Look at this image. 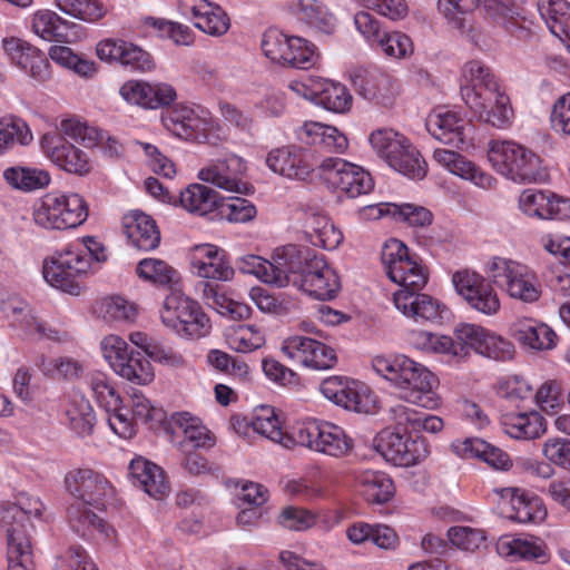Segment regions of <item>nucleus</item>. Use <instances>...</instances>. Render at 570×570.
<instances>
[{"label":"nucleus","instance_id":"f257e3e1","mask_svg":"<svg viewBox=\"0 0 570 570\" xmlns=\"http://www.w3.org/2000/svg\"><path fill=\"white\" fill-rule=\"evenodd\" d=\"M382 263L390 279L402 289L393 295L395 307L415 321H431L439 317V304L431 296L419 292L428 282L424 268L409 256V249L399 239L387 240L382 248Z\"/></svg>","mask_w":570,"mask_h":570},{"label":"nucleus","instance_id":"f03ea898","mask_svg":"<svg viewBox=\"0 0 570 570\" xmlns=\"http://www.w3.org/2000/svg\"><path fill=\"white\" fill-rule=\"evenodd\" d=\"M373 370L391 382L399 391L400 399L405 402L433 410L440 404L434 391L438 379L424 365L404 356L386 358L375 356L372 360Z\"/></svg>","mask_w":570,"mask_h":570},{"label":"nucleus","instance_id":"7ed1b4c3","mask_svg":"<svg viewBox=\"0 0 570 570\" xmlns=\"http://www.w3.org/2000/svg\"><path fill=\"white\" fill-rule=\"evenodd\" d=\"M296 256L293 258V268L288 267L286 275L288 285H293L309 296L330 301L336 297L341 283L336 272L328 266L323 255L313 249L294 244Z\"/></svg>","mask_w":570,"mask_h":570},{"label":"nucleus","instance_id":"20e7f679","mask_svg":"<svg viewBox=\"0 0 570 570\" xmlns=\"http://www.w3.org/2000/svg\"><path fill=\"white\" fill-rule=\"evenodd\" d=\"M92 257L98 262L106 259L102 252L98 254L92 247L68 246L56 252L49 261H46L43 277L52 287L71 295H79L82 279L90 268Z\"/></svg>","mask_w":570,"mask_h":570},{"label":"nucleus","instance_id":"39448f33","mask_svg":"<svg viewBox=\"0 0 570 570\" xmlns=\"http://www.w3.org/2000/svg\"><path fill=\"white\" fill-rule=\"evenodd\" d=\"M488 157L498 173L514 183H541L548 176L540 157L513 141H492Z\"/></svg>","mask_w":570,"mask_h":570},{"label":"nucleus","instance_id":"423d86ee","mask_svg":"<svg viewBox=\"0 0 570 570\" xmlns=\"http://www.w3.org/2000/svg\"><path fill=\"white\" fill-rule=\"evenodd\" d=\"M491 282L511 298L533 304L542 296V285L528 266L504 257H493L485 267Z\"/></svg>","mask_w":570,"mask_h":570},{"label":"nucleus","instance_id":"0eeeda50","mask_svg":"<svg viewBox=\"0 0 570 570\" xmlns=\"http://www.w3.org/2000/svg\"><path fill=\"white\" fill-rule=\"evenodd\" d=\"M163 324L181 337L200 338L210 331V321L200 305L180 294L168 295L160 309Z\"/></svg>","mask_w":570,"mask_h":570},{"label":"nucleus","instance_id":"6e6552de","mask_svg":"<svg viewBox=\"0 0 570 570\" xmlns=\"http://www.w3.org/2000/svg\"><path fill=\"white\" fill-rule=\"evenodd\" d=\"M87 216V204L78 194H49L33 210L36 224L52 229L75 228L81 225Z\"/></svg>","mask_w":570,"mask_h":570},{"label":"nucleus","instance_id":"1a4fd4ad","mask_svg":"<svg viewBox=\"0 0 570 570\" xmlns=\"http://www.w3.org/2000/svg\"><path fill=\"white\" fill-rule=\"evenodd\" d=\"M262 49L272 61L297 69H308L318 59L313 43L301 37H288L277 29L263 35Z\"/></svg>","mask_w":570,"mask_h":570},{"label":"nucleus","instance_id":"9d476101","mask_svg":"<svg viewBox=\"0 0 570 570\" xmlns=\"http://www.w3.org/2000/svg\"><path fill=\"white\" fill-rule=\"evenodd\" d=\"M295 440L311 450L340 458L354 446L353 440L335 424L307 420L297 425Z\"/></svg>","mask_w":570,"mask_h":570},{"label":"nucleus","instance_id":"9b49d317","mask_svg":"<svg viewBox=\"0 0 570 570\" xmlns=\"http://www.w3.org/2000/svg\"><path fill=\"white\" fill-rule=\"evenodd\" d=\"M67 492L77 499L76 503L102 511L114 498V488L107 478L92 469H73L65 476Z\"/></svg>","mask_w":570,"mask_h":570},{"label":"nucleus","instance_id":"f8f14e48","mask_svg":"<svg viewBox=\"0 0 570 570\" xmlns=\"http://www.w3.org/2000/svg\"><path fill=\"white\" fill-rule=\"evenodd\" d=\"M294 255V244H288L275 249L272 262L256 255H246L238 258L237 267L243 274L254 275L264 283L286 287V271L293 264Z\"/></svg>","mask_w":570,"mask_h":570},{"label":"nucleus","instance_id":"ddd939ff","mask_svg":"<svg viewBox=\"0 0 570 570\" xmlns=\"http://www.w3.org/2000/svg\"><path fill=\"white\" fill-rule=\"evenodd\" d=\"M325 179L350 198L368 194L374 181L368 171L341 158H326L321 165Z\"/></svg>","mask_w":570,"mask_h":570},{"label":"nucleus","instance_id":"4468645a","mask_svg":"<svg viewBox=\"0 0 570 570\" xmlns=\"http://www.w3.org/2000/svg\"><path fill=\"white\" fill-rule=\"evenodd\" d=\"M455 291L471 308L485 314L494 315L500 309V299L497 292L485 278L468 269L456 272L452 278Z\"/></svg>","mask_w":570,"mask_h":570},{"label":"nucleus","instance_id":"2eb2a0df","mask_svg":"<svg viewBox=\"0 0 570 570\" xmlns=\"http://www.w3.org/2000/svg\"><path fill=\"white\" fill-rule=\"evenodd\" d=\"M463 77L469 85L461 87V95L471 110H483L484 101L492 102L502 92L491 69L478 60L465 63Z\"/></svg>","mask_w":570,"mask_h":570},{"label":"nucleus","instance_id":"dca6fc26","mask_svg":"<svg viewBox=\"0 0 570 570\" xmlns=\"http://www.w3.org/2000/svg\"><path fill=\"white\" fill-rule=\"evenodd\" d=\"M282 351L294 363L314 370H328L337 362L334 348L306 336L295 335L286 338Z\"/></svg>","mask_w":570,"mask_h":570},{"label":"nucleus","instance_id":"f3484780","mask_svg":"<svg viewBox=\"0 0 570 570\" xmlns=\"http://www.w3.org/2000/svg\"><path fill=\"white\" fill-rule=\"evenodd\" d=\"M245 170L246 165L243 159L236 155H229L202 168L198 178L228 193L248 194L253 187L242 178Z\"/></svg>","mask_w":570,"mask_h":570},{"label":"nucleus","instance_id":"a211bd4d","mask_svg":"<svg viewBox=\"0 0 570 570\" xmlns=\"http://www.w3.org/2000/svg\"><path fill=\"white\" fill-rule=\"evenodd\" d=\"M377 446L386 461L400 466L415 465L429 455L424 439L404 438L400 432H382Z\"/></svg>","mask_w":570,"mask_h":570},{"label":"nucleus","instance_id":"6ab92c4d","mask_svg":"<svg viewBox=\"0 0 570 570\" xmlns=\"http://www.w3.org/2000/svg\"><path fill=\"white\" fill-rule=\"evenodd\" d=\"M320 390L327 400L346 410L358 413H367L371 410V396L357 381L331 376L321 383Z\"/></svg>","mask_w":570,"mask_h":570},{"label":"nucleus","instance_id":"aec40b11","mask_svg":"<svg viewBox=\"0 0 570 570\" xmlns=\"http://www.w3.org/2000/svg\"><path fill=\"white\" fill-rule=\"evenodd\" d=\"M266 165L274 173L297 180L307 179L314 170L307 150L295 145L271 150L266 157Z\"/></svg>","mask_w":570,"mask_h":570},{"label":"nucleus","instance_id":"412c9836","mask_svg":"<svg viewBox=\"0 0 570 570\" xmlns=\"http://www.w3.org/2000/svg\"><path fill=\"white\" fill-rule=\"evenodd\" d=\"M3 49L13 65L27 72L39 82L47 81L50 76V65L45 53L29 42L10 38L3 40Z\"/></svg>","mask_w":570,"mask_h":570},{"label":"nucleus","instance_id":"4be33fe9","mask_svg":"<svg viewBox=\"0 0 570 570\" xmlns=\"http://www.w3.org/2000/svg\"><path fill=\"white\" fill-rule=\"evenodd\" d=\"M519 207L528 216L541 219H567L570 217V199L551 191L525 189L519 197Z\"/></svg>","mask_w":570,"mask_h":570},{"label":"nucleus","instance_id":"5701e85b","mask_svg":"<svg viewBox=\"0 0 570 570\" xmlns=\"http://www.w3.org/2000/svg\"><path fill=\"white\" fill-rule=\"evenodd\" d=\"M352 82L360 96L383 107H391L399 94L396 81L377 70H358Z\"/></svg>","mask_w":570,"mask_h":570},{"label":"nucleus","instance_id":"b1692460","mask_svg":"<svg viewBox=\"0 0 570 570\" xmlns=\"http://www.w3.org/2000/svg\"><path fill=\"white\" fill-rule=\"evenodd\" d=\"M97 56L108 62H119L135 70L147 71L154 66L151 56L140 47L124 40L107 39L97 46Z\"/></svg>","mask_w":570,"mask_h":570},{"label":"nucleus","instance_id":"393cba45","mask_svg":"<svg viewBox=\"0 0 570 570\" xmlns=\"http://www.w3.org/2000/svg\"><path fill=\"white\" fill-rule=\"evenodd\" d=\"M193 267L200 277L223 282L230 281L235 273L226 253L212 244H203L194 248Z\"/></svg>","mask_w":570,"mask_h":570},{"label":"nucleus","instance_id":"a878e982","mask_svg":"<svg viewBox=\"0 0 570 570\" xmlns=\"http://www.w3.org/2000/svg\"><path fill=\"white\" fill-rule=\"evenodd\" d=\"M289 88L296 92H302V89L308 90L317 105L333 112L343 114L352 105V95L340 82L323 79L313 82L309 88L302 83H291Z\"/></svg>","mask_w":570,"mask_h":570},{"label":"nucleus","instance_id":"bb28decb","mask_svg":"<svg viewBox=\"0 0 570 570\" xmlns=\"http://www.w3.org/2000/svg\"><path fill=\"white\" fill-rule=\"evenodd\" d=\"M452 452L462 459H480L497 470H509L512 461L507 452L479 438L455 440L451 443Z\"/></svg>","mask_w":570,"mask_h":570},{"label":"nucleus","instance_id":"cd10ccee","mask_svg":"<svg viewBox=\"0 0 570 570\" xmlns=\"http://www.w3.org/2000/svg\"><path fill=\"white\" fill-rule=\"evenodd\" d=\"M494 492L503 500H508L513 513L510 518L520 523H539L547 517V509L542 500L518 488L495 489Z\"/></svg>","mask_w":570,"mask_h":570},{"label":"nucleus","instance_id":"c85d7f7f","mask_svg":"<svg viewBox=\"0 0 570 570\" xmlns=\"http://www.w3.org/2000/svg\"><path fill=\"white\" fill-rule=\"evenodd\" d=\"M482 9L487 19L517 38L522 39L528 35V30L520 22L525 17L519 0H484Z\"/></svg>","mask_w":570,"mask_h":570},{"label":"nucleus","instance_id":"c756f323","mask_svg":"<svg viewBox=\"0 0 570 570\" xmlns=\"http://www.w3.org/2000/svg\"><path fill=\"white\" fill-rule=\"evenodd\" d=\"M170 428L175 433L181 432L183 440L178 442L181 452L196 449H210L215 444V438L204 426L199 419L187 412L175 413L170 419Z\"/></svg>","mask_w":570,"mask_h":570},{"label":"nucleus","instance_id":"7c9ffc66","mask_svg":"<svg viewBox=\"0 0 570 570\" xmlns=\"http://www.w3.org/2000/svg\"><path fill=\"white\" fill-rule=\"evenodd\" d=\"M122 228L131 244L140 250L156 249L160 233L155 220L145 213L132 210L122 217Z\"/></svg>","mask_w":570,"mask_h":570},{"label":"nucleus","instance_id":"2f4dec72","mask_svg":"<svg viewBox=\"0 0 570 570\" xmlns=\"http://www.w3.org/2000/svg\"><path fill=\"white\" fill-rule=\"evenodd\" d=\"M161 121L167 130L185 140L195 139L207 125L206 119L195 109L180 104L166 108L161 115Z\"/></svg>","mask_w":570,"mask_h":570},{"label":"nucleus","instance_id":"473e14b6","mask_svg":"<svg viewBox=\"0 0 570 570\" xmlns=\"http://www.w3.org/2000/svg\"><path fill=\"white\" fill-rule=\"evenodd\" d=\"M510 333L522 346L531 350H550L556 345L557 335L552 328L530 317L515 320L510 326Z\"/></svg>","mask_w":570,"mask_h":570},{"label":"nucleus","instance_id":"72a5a7b5","mask_svg":"<svg viewBox=\"0 0 570 570\" xmlns=\"http://www.w3.org/2000/svg\"><path fill=\"white\" fill-rule=\"evenodd\" d=\"M183 3L193 13L194 26L203 32L219 37L228 31L229 18L219 6L206 0H183Z\"/></svg>","mask_w":570,"mask_h":570},{"label":"nucleus","instance_id":"f704fd0d","mask_svg":"<svg viewBox=\"0 0 570 570\" xmlns=\"http://www.w3.org/2000/svg\"><path fill=\"white\" fill-rule=\"evenodd\" d=\"M129 474L132 481L151 498L161 500L169 492V483L164 470L144 458L131 460Z\"/></svg>","mask_w":570,"mask_h":570},{"label":"nucleus","instance_id":"c9c22d12","mask_svg":"<svg viewBox=\"0 0 570 570\" xmlns=\"http://www.w3.org/2000/svg\"><path fill=\"white\" fill-rule=\"evenodd\" d=\"M464 121L452 111H434L426 119L428 131L445 145L460 147L464 144Z\"/></svg>","mask_w":570,"mask_h":570},{"label":"nucleus","instance_id":"e433bc0d","mask_svg":"<svg viewBox=\"0 0 570 570\" xmlns=\"http://www.w3.org/2000/svg\"><path fill=\"white\" fill-rule=\"evenodd\" d=\"M202 298L205 304L222 315H228L233 320H247L252 309L248 305L236 302L225 295L223 286L212 282H202Z\"/></svg>","mask_w":570,"mask_h":570},{"label":"nucleus","instance_id":"4c0bfd02","mask_svg":"<svg viewBox=\"0 0 570 570\" xmlns=\"http://www.w3.org/2000/svg\"><path fill=\"white\" fill-rule=\"evenodd\" d=\"M355 483L360 493L370 503L383 504L394 495L393 481L384 472L361 471L355 475Z\"/></svg>","mask_w":570,"mask_h":570},{"label":"nucleus","instance_id":"58836bf2","mask_svg":"<svg viewBox=\"0 0 570 570\" xmlns=\"http://www.w3.org/2000/svg\"><path fill=\"white\" fill-rule=\"evenodd\" d=\"M543 417L534 411L507 413L501 417V426L507 435L517 440H533L546 430Z\"/></svg>","mask_w":570,"mask_h":570},{"label":"nucleus","instance_id":"ea45409f","mask_svg":"<svg viewBox=\"0 0 570 570\" xmlns=\"http://www.w3.org/2000/svg\"><path fill=\"white\" fill-rule=\"evenodd\" d=\"M296 17L317 32L332 33L335 28L334 17L316 0H291Z\"/></svg>","mask_w":570,"mask_h":570},{"label":"nucleus","instance_id":"a19ab883","mask_svg":"<svg viewBox=\"0 0 570 570\" xmlns=\"http://www.w3.org/2000/svg\"><path fill=\"white\" fill-rule=\"evenodd\" d=\"M88 507L73 503L68 508V520L72 531L82 538L89 537L94 531L105 534L106 538H111L115 530L104 519L91 512Z\"/></svg>","mask_w":570,"mask_h":570},{"label":"nucleus","instance_id":"79ce46f5","mask_svg":"<svg viewBox=\"0 0 570 570\" xmlns=\"http://www.w3.org/2000/svg\"><path fill=\"white\" fill-rule=\"evenodd\" d=\"M181 206L194 214L206 215L218 207L219 195L214 189L202 185L190 184L180 191Z\"/></svg>","mask_w":570,"mask_h":570},{"label":"nucleus","instance_id":"37998d69","mask_svg":"<svg viewBox=\"0 0 570 570\" xmlns=\"http://www.w3.org/2000/svg\"><path fill=\"white\" fill-rule=\"evenodd\" d=\"M51 160L61 169L79 176L90 171V164L87 155L73 145L58 138L57 144L50 153Z\"/></svg>","mask_w":570,"mask_h":570},{"label":"nucleus","instance_id":"c03bdc74","mask_svg":"<svg viewBox=\"0 0 570 570\" xmlns=\"http://www.w3.org/2000/svg\"><path fill=\"white\" fill-rule=\"evenodd\" d=\"M75 23L68 22L50 10L38 11L32 21V28L37 35L48 41L69 42L68 30Z\"/></svg>","mask_w":570,"mask_h":570},{"label":"nucleus","instance_id":"a18cd8bd","mask_svg":"<svg viewBox=\"0 0 570 570\" xmlns=\"http://www.w3.org/2000/svg\"><path fill=\"white\" fill-rule=\"evenodd\" d=\"M8 570H35L31 542L26 531H9Z\"/></svg>","mask_w":570,"mask_h":570},{"label":"nucleus","instance_id":"49530a36","mask_svg":"<svg viewBox=\"0 0 570 570\" xmlns=\"http://www.w3.org/2000/svg\"><path fill=\"white\" fill-rule=\"evenodd\" d=\"M3 178L14 189L31 191L49 185L47 171L32 167L12 166L3 171Z\"/></svg>","mask_w":570,"mask_h":570},{"label":"nucleus","instance_id":"de8ad7c7","mask_svg":"<svg viewBox=\"0 0 570 570\" xmlns=\"http://www.w3.org/2000/svg\"><path fill=\"white\" fill-rule=\"evenodd\" d=\"M137 275L159 287H174L179 282L178 272L167 262L158 258H144L136 268Z\"/></svg>","mask_w":570,"mask_h":570},{"label":"nucleus","instance_id":"09e8293b","mask_svg":"<svg viewBox=\"0 0 570 570\" xmlns=\"http://www.w3.org/2000/svg\"><path fill=\"white\" fill-rule=\"evenodd\" d=\"M537 6L553 35L558 37L570 35V2L567 0H538Z\"/></svg>","mask_w":570,"mask_h":570},{"label":"nucleus","instance_id":"8fccbe9b","mask_svg":"<svg viewBox=\"0 0 570 570\" xmlns=\"http://www.w3.org/2000/svg\"><path fill=\"white\" fill-rule=\"evenodd\" d=\"M69 424L72 431L81 438L91 435L96 415L90 402L82 394H75L67 409Z\"/></svg>","mask_w":570,"mask_h":570},{"label":"nucleus","instance_id":"3c124183","mask_svg":"<svg viewBox=\"0 0 570 570\" xmlns=\"http://www.w3.org/2000/svg\"><path fill=\"white\" fill-rule=\"evenodd\" d=\"M253 430L275 443L289 446L292 439L282 430L281 422L271 406H261L253 415L250 423Z\"/></svg>","mask_w":570,"mask_h":570},{"label":"nucleus","instance_id":"603ef678","mask_svg":"<svg viewBox=\"0 0 570 570\" xmlns=\"http://www.w3.org/2000/svg\"><path fill=\"white\" fill-rule=\"evenodd\" d=\"M224 336L228 347L238 353H250L265 344L264 335L253 325L229 326Z\"/></svg>","mask_w":570,"mask_h":570},{"label":"nucleus","instance_id":"864d4df0","mask_svg":"<svg viewBox=\"0 0 570 570\" xmlns=\"http://www.w3.org/2000/svg\"><path fill=\"white\" fill-rule=\"evenodd\" d=\"M33 137L27 122L19 117L0 119V155L12 149L16 145L27 146Z\"/></svg>","mask_w":570,"mask_h":570},{"label":"nucleus","instance_id":"5fc2aeb1","mask_svg":"<svg viewBox=\"0 0 570 570\" xmlns=\"http://www.w3.org/2000/svg\"><path fill=\"white\" fill-rule=\"evenodd\" d=\"M389 166L412 179H422L428 171L425 160L409 139L403 145V150L392 156Z\"/></svg>","mask_w":570,"mask_h":570},{"label":"nucleus","instance_id":"6e6d98bb","mask_svg":"<svg viewBox=\"0 0 570 570\" xmlns=\"http://www.w3.org/2000/svg\"><path fill=\"white\" fill-rule=\"evenodd\" d=\"M472 111L480 120L499 129L509 127L513 118L510 99L504 92L497 94L492 102L484 101L483 110Z\"/></svg>","mask_w":570,"mask_h":570},{"label":"nucleus","instance_id":"4d7b16f0","mask_svg":"<svg viewBox=\"0 0 570 570\" xmlns=\"http://www.w3.org/2000/svg\"><path fill=\"white\" fill-rule=\"evenodd\" d=\"M129 341L139 347L144 353L155 362L165 363L171 366H183L185 361L181 354L173 348H166L155 342L144 332H132L129 334Z\"/></svg>","mask_w":570,"mask_h":570},{"label":"nucleus","instance_id":"13d9d810","mask_svg":"<svg viewBox=\"0 0 570 570\" xmlns=\"http://www.w3.org/2000/svg\"><path fill=\"white\" fill-rule=\"evenodd\" d=\"M117 375L137 385H147L155 377L150 362L139 352L134 351H130L129 356L119 367Z\"/></svg>","mask_w":570,"mask_h":570},{"label":"nucleus","instance_id":"bf43d9fd","mask_svg":"<svg viewBox=\"0 0 570 570\" xmlns=\"http://www.w3.org/2000/svg\"><path fill=\"white\" fill-rule=\"evenodd\" d=\"M498 552L505 557H517L524 560H538L546 557L542 544L521 538L501 539L497 546Z\"/></svg>","mask_w":570,"mask_h":570},{"label":"nucleus","instance_id":"052dcab7","mask_svg":"<svg viewBox=\"0 0 570 570\" xmlns=\"http://www.w3.org/2000/svg\"><path fill=\"white\" fill-rule=\"evenodd\" d=\"M416 345L425 351L450 355L459 362L464 361L463 350L458 347L454 336L420 332L416 335Z\"/></svg>","mask_w":570,"mask_h":570},{"label":"nucleus","instance_id":"680f3d73","mask_svg":"<svg viewBox=\"0 0 570 570\" xmlns=\"http://www.w3.org/2000/svg\"><path fill=\"white\" fill-rule=\"evenodd\" d=\"M407 138L393 129H377L370 136V144L375 153L387 164L397 153L403 150Z\"/></svg>","mask_w":570,"mask_h":570},{"label":"nucleus","instance_id":"e2e57ef3","mask_svg":"<svg viewBox=\"0 0 570 570\" xmlns=\"http://www.w3.org/2000/svg\"><path fill=\"white\" fill-rule=\"evenodd\" d=\"M49 57L58 65L72 69L80 76L89 77L95 72V63L75 53L69 47L52 46Z\"/></svg>","mask_w":570,"mask_h":570},{"label":"nucleus","instance_id":"0e129e2a","mask_svg":"<svg viewBox=\"0 0 570 570\" xmlns=\"http://www.w3.org/2000/svg\"><path fill=\"white\" fill-rule=\"evenodd\" d=\"M487 331L480 325L469 323H461L454 327L453 335L458 347L463 350L464 360L470 356L471 350L478 354L480 353Z\"/></svg>","mask_w":570,"mask_h":570},{"label":"nucleus","instance_id":"69168bd1","mask_svg":"<svg viewBox=\"0 0 570 570\" xmlns=\"http://www.w3.org/2000/svg\"><path fill=\"white\" fill-rule=\"evenodd\" d=\"M220 214L229 222L247 223L256 216V207L247 199L242 197L220 198L218 207Z\"/></svg>","mask_w":570,"mask_h":570},{"label":"nucleus","instance_id":"338daca9","mask_svg":"<svg viewBox=\"0 0 570 570\" xmlns=\"http://www.w3.org/2000/svg\"><path fill=\"white\" fill-rule=\"evenodd\" d=\"M97 311L107 322L131 321L136 315L135 306L119 296L104 298Z\"/></svg>","mask_w":570,"mask_h":570},{"label":"nucleus","instance_id":"774afa93","mask_svg":"<svg viewBox=\"0 0 570 570\" xmlns=\"http://www.w3.org/2000/svg\"><path fill=\"white\" fill-rule=\"evenodd\" d=\"M100 348L104 358L117 374L130 354L127 342L120 336L111 334L101 341Z\"/></svg>","mask_w":570,"mask_h":570}]
</instances>
